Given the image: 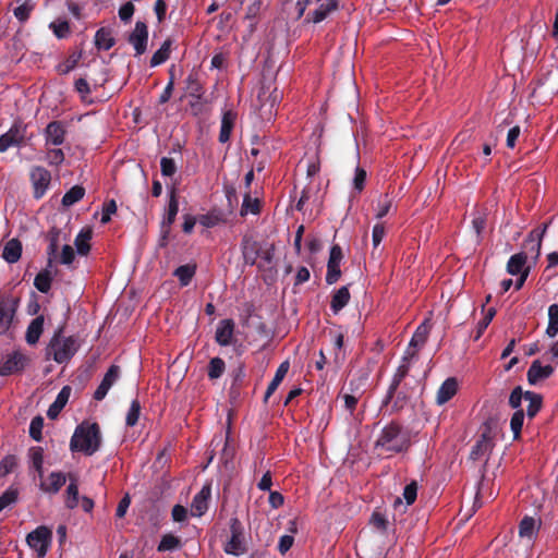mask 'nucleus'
<instances>
[{"mask_svg":"<svg viewBox=\"0 0 558 558\" xmlns=\"http://www.w3.org/2000/svg\"><path fill=\"white\" fill-rule=\"evenodd\" d=\"M26 126L21 122H14L11 128L0 136V153L11 147H19L24 143Z\"/></svg>","mask_w":558,"mask_h":558,"instance_id":"9d476101","label":"nucleus"},{"mask_svg":"<svg viewBox=\"0 0 558 558\" xmlns=\"http://www.w3.org/2000/svg\"><path fill=\"white\" fill-rule=\"evenodd\" d=\"M85 195V189L81 185L72 186L62 197V205L70 207L80 202Z\"/></svg>","mask_w":558,"mask_h":558,"instance_id":"c03bdc74","label":"nucleus"},{"mask_svg":"<svg viewBox=\"0 0 558 558\" xmlns=\"http://www.w3.org/2000/svg\"><path fill=\"white\" fill-rule=\"evenodd\" d=\"M338 9V0H326L322 3L314 12L312 17H306L307 22L320 23L323 22L330 13Z\"/></svg>","mask_w":558,"mask_h":558,"instance_id":"c85d7f7f","label":"nucleus"},{"mask_svg":"<svg viewBox=\"0 0 558 558\" xmlns=\"http://www.w3.org/2000/svg\"><path fill=\"white\" fill-rule=\"evenodd\" d=\"M52 280L53 277L51 271L48 268H46L36 275L34 279V286L39 292L48 293L51 289Z\"/></svg>","mask_w":558,"mask_h":558,"instance_id":"4c0bfd02","label":"nucleus"},{"mask_svg":"<svg viewBox=\"0 0 558 558\" xmlns=\"http://www.w3.org/2000/svg\"><path fill=\"white\" fill-rule=\"evenodd\" d=\"M45 160L50 166H59L64 161V153L60 148H50L47 150Z\"/></svg>","mask_w":558,"mask_h":558,"instance_id":"052dcab7","label":"nucleus"},{"mask_svg":"<svg viewBox=\"0 0 558 558\" xmlns=\"http://www.w3.org/2000/svg\"><path fill=\"white\" fill-rule=\"evenodd\" d=\"M558 333V304H551L548 307V325L546 335L550 338L556 337Z\"/></svg>","mask_w":558,"mask_h":558,"instance_id":"a18cd8bd","label":"nucleus"},{"mask_svg":"<svg viewBox=\"0 0 558 558\" xmlns=\"http://www.w3.org/2000/svg\"><path fill=\"white\" fill-rule=\"evenodd\" d=\"M17 466V459L15 456H5L0 462V477L7 476Z\"/></svg>","mask_w":558,"mask_h":558,"instance_id":"6e6d98bb","label":"nucleus"},{"mask_svg":"<svg viewBox=\"0 0 558 558\" xmlns=\"http://www.w3.org/2000/svg\"><path fill=\"white\" fill-rule=\"evenodd\" d=\"M524 422V411L522 409L517 410L510 420V428L513 433V438L518 439L521 435L522 426Z\"/></svg>","mask_w":558,"mask_h":558,"instance_id":"8fccbe9b","label":"nucleus"},{"mask_svg":"<svg viewBox=\"0 0 558 558\" xmlns=\"http://www.w3.org/2000/svg\"><path fill=\"white\" fill-rule=\"evenodd\" d=\"M554 367L551 365L543 366L539 360H535L532 362L526 377L530 385H536L538 381L547 379L554 373Z\"/></svg>","mask_w":558,"mask_h":558,"instance_id":"a211bd4d","label":"nucleus"},{"mask_svg":"<svg viewBox=\"0 0 558 558\" xmlns=\"http://www.w3.org/2000/svg\"><path fill=\"white\" fill-rule=\"evenodd\" d=\"M19 305L20 300L14 296L0 300V335H5L11 328Z\"/></svg>","mask_w":558,"mask_h":558,"instance_id":"0eeeda50","label":"nucleus"},{"mask_svg":"<svg viewBox=\"0 0 558 558\" xmlns=\"http://www.w3.org/2000/svg\"><path fill=\"white\" fill-rule=\"evenodd\" d=\"M186 90L189 96L195 98L197 101L202 99L203 86L196 73H190L185 78Z\"/></svg>","mask_w":558,"mask_h":558,"instance_id":"58836bf2","label":"nucleus"},{"mask_svg":"<svg viewBox=\"0 0 558 558\" xmlns=\"http://www.w3.org/2000/svg\"><path fill=\"white\" fill-rule=\"evenodd\" d=\"M524 399L529 401L526 409V415L529 418H533L537 415L543 407V397L534 391H525Z\"/></svg>","mask_w":558,"mask_h":558,"instance_id":"c9c22d12","label":"nucleus"},{"mask_svg":"<svg viewBox=\"0 0 558 558\" xmlns=\"http://www.w3.org/2000/svg\"><path fill=\"white\" fill-rule=\"evenodd\" d=\"M65 128L61 121H51L45 129V142L46 145L59 146L63 144L65 140Z\"/></svg>","mask_w":558,"mask_h":558,"instance_id":"2eb2a0df","label":"nucleus"},{"mask_svg":"<svg viewBox=\"0 0 558 558\" xmlns=\"http://www.w3.org/2000/svg\"><path fill=\"white\" fill-rule=\"evenodd\" d=\"M369 523L374 525L381 533H386L388 529V520L380 512H373Z\"/></svg>","mask_w":558,"mask_h":558,"instance_id":"0e129e2a","label":"nucleus"},{"mask_svg":"<svg viewBox=\"0 0 558 558\" xmlns=\"http://www.w3.org/2000/svg\"><path fill=\"white\" fill-rule=\"evenodd\" d=\"M120 377V367L118 365H111L107 373L105 374L100 385L97 387L96 391L94 392V399L97 401H101L106 395L108 393L109 389L112 387V385L118 380Z\"/></svg>","mask_w":558,"mask_h":558,"instance_id":"dca6fc26","label":"nucleus"},{"mask_svg":"<svg viewBox=\"0 0 558 558\" xmlns=\"http://www.w3.org/2000/svg\"><path fill=\"white\" fill-rule=\"evenodd\" d=\"M549 222H545L542 226L533 229L524 241V248L526 254L530 253L535 259L541 255L543 238L547 231Z\"/></svg>","mask_w":558,"mask_h":558,"instance_id":"f8f14e48","label":"nucleus"},{"mask_svg":"<svg viewBox=\"0 0 558 558\" xmlns=\"http://www.w3.org/2000/svg\"><path fill=\"white\" fill-rule=\"evenodd\" d=\"M221 221L222 218L220 214L216 211H210L198 217V222L206 228H213L219 225Z\"/></svg>","mask_w":558,"mask_h":558,"instance_id":"13d9d810","label":"nucleus"},{"mask_svg":"<svg viewBox=\"0 0 558 558\" xmlns=\"http://www.w3.org/2000/svg\"><path fill=\"white\" fill-rule=\"evenodd\" d=\"M129 43L134 47L136 56H141L146 51L148 40L147 25L137 21L134 31L129 36Z\"/></svg>","mask_w":558,"mask_h":558,"instance_id":"ddd939ff","label":"nucleus"},{"mask_svg":"<svg viewBox=\"0 0 558 558\" xmlns=\"http://www.w3.org/2000/svg\"><path fill=\"white\" fill-rule=\"evenodd\" d=\"M260 211V205L258 198H253L251 196V193H245L243 197V203L241 206L240 215L242 217L246 216L247 214L257 215Z\"/></svg>","mask_w":558,"mask_h":558,"instance_id":"79ce46f5","label":"nucleus"},{"mask_svg":"<svg viewBox=\"0 0 558 558\" xmlns=\"http://www.w3.org/2000/svg\"><path fill=\"white\" fill-rule=\"evenodd\" d=\"M51 537V531L47 526L40 525L27 535L26 542L37 553L38 557L43 558L47 554Z\"/></svg>","mask_w":558,"mask_h":558,"instance_id":"423d86ee","label":"nucleus"},{"mask_svg":"<svg viewBox=\"0 0 558 558\" xmlns=\"http://www.w3.org/2000/svg\"><path fill=\"white\" fill-rule=\"evenodd\" d=\"M21 255L22 243L20 242V240H9L3 247L2 258L9 264H14L21 258Z\"/></svg>","mask_w":558,"mask_h":558,"instance_id":"cd10ccee","label":"nucleus"},{"mask_svg":"<svg viewBox=\"0 0 558 558\" xmlns=\"http://www.w3.org/2000/svg\"><path fill=\"white\" fill-rule=\"evenodd\" d=\"M182 546L180 537L173 535V534H165L161 537L160 543L157 546V550L159 553L163 551H172L175 549H179Z\"/></svg>","mask_w":558,"mask_h":558,"instance_id":"37998d69","label":"nucleus"},{"mask_svg":"<svg viewBox=\"0 0 558 558\" xmlns=\"http://www.w3.org/2000/svg\"><path fill=\"white\" fill-rule=\"evenodd\" d=\"M290 363L289 361H283L277 368L272 380L269 383L267 390L264 396V401L267 402L269 397L277 390L279 385L282 383L287 373L289 372Z\"/></svg>","mask_w":558,"mask_h":558,"instance_id":"bb28decb","label":"nucleus"},{"mask_svg":"<svg viewBox=\"0 0 558 558\" xmlns=\"http://www.w3.org/2000/svg\"><path fill=\"white\" fill-rule=\"evenodd\" d=\"M29 458L32 460V464H33L34 469L41 476L43 463H44V449L41 447H32L29 449Z\"/></svg>","mask_w":558,"mask_h":558,"instance_id":"864d4df0","label":"nucleus"},{"mask_svg":"<svg viewBox=\"0 0 558 558\" xmlns=\"http://www.w3.org/2000/svg\"><path fill=\"white\" fill-rule=\"evenodd\" d=\"M44 427V418L40 415L35 416L29 424V436L36 440L40 441L43 438L41 430Z\"/></svg>","mask_w":558,"mask_h":558,"instance_id":"5fc2aeb1","label":"nucleus"},{"mask_svg":"<svg viewBox=\"0 0 558 558\" xmlns=\"http://www.w3.org/2000/svg\"><path fill=\"white\" fill-rule=\"evenodd\" d=\"M412 445L411 430L396 421L385 425L374 444L378 454L392 457L407 452Z\"/></svg>","mask_w":558,"mask_h":558,"instance_id":"f257e3e1","label":"nucleus"},{"mask_svg":"<svg viewBox=\"0 0 558 558\" xmlns=\"http://www.w3.org/2000/svg\"><path fill=\"white\" fill-rule=\"evenodd\" d=\"M16 2L20 5L13 10V14L21 23H25L29 19L34 5L29 3V0H16Z\"/></svg>","mask_w":558,"mask_h":558,"instance_id":"de8ad7c7","label":"nucleus"},{"mask_svg":"<svg viewBox=\"0 0 558 558\" xmlns=\"http://www.w3.org/2000/svg\"><path fill=\"white\" fill-rule=\"evenodd\" d=\"M243 258L246 264L254 265L260 254V246L256 241L244 239L242 242Z\"/></svg>","mask_w":558,"mask_h":558,"instance_id":"f704fd0d","label":"nucleus"},{"mask_svg":"<svg viewBox=\"0 0 558 558\" xmlns=\"http://www.w3.org/2000/svg\"><path fill=\"white\" fill-rule=\"evenodd\" d=\"M536 521L532 517H524L519 524V535L521 537L532 538L535 535Z\"/></svg>","mask_w":558,"mask_h":558,"instance_id":"49530a36","label":"nucleus"},{"mask_svg":"<svg viewBox=\"0 0 558 558\" xmlns=\"http://www.w3.org/2000/svg\"><path fill=\"white\" fill-rule=\"evenodd\" d=\"M430 331V326L427 320L420 324L414 331L408 348L404 352H412L414 353L415 357H418V351L424 347L428 339V335Z\"/></svg>","mask_w":558,"mask_h":558,"instance_id":"4468645a","label":"nucleus"},{"mask_svg":"<svg viewBox=\"0 0 558 558\" xmlns=\"http://www.w3.org/2000/svg\"><path fill=\"white\" fill-rule=\"evenodd\" d=\"M211 496V485L205 484L192 500L193 514L202 517L208 510V500Z\"/></svg>","mask_w":558,"mask_h":558,"instance_id":"6ab92c4d","label":"nucleus"},{"mask_svg":"<svg viewBox=\"0 0 558 558\" xmlns=\"http://www.w3.org/2000/svg\"><path fill=\"white\" fill-rule=\"evenodd\" d=\"M522 398H524V392L521 386H517L509 396V405L512 409L519 410L521 409Z\"/></svg>","mask_w":558,"mask_h":558,"instance_id":"69168bd1","label":"nucleus"},{"mask_svg":"<svg viewBox=\"0 0 558 558\" xmlns=\"http://www.w3.org/2000/svg\"><path fill=\"white\" fill-rule=\"evenodd\" d=\"M60 234L61 230L52 227L47 234L48 239V247H47V254H48V267L52 266L53 259L57 256L58 247H59V241H60Z\"/></svg>","mask_w":558,"mask_h":558,"instance_id":"7c9ffc66","label":"nucleus"},{"mask_svg":"<svg viewBox=\"0 0 558 558\" xmlns=\"http://www.w3.org/2000/svg\"><path fill=\"white\" fill-rule=\"evenodd\" d=\"M527 255L525 252H520L512 255L507 263V272L517 276L524 271Z\"/></svg>","mask_w":558,"mask_h":558,"instance_id":"473e14b6","label":"nucleus"},{"mask_svg":"<svg viewBox=\"0 0 558 558\" xmlns=\"http://www.w3.org/2000/svg\"><path fill=\"white\" fill-rule=\"evenodd\" d=\"M160 170L163 177H172L178 170L174 159L162 157L160 160Z\"/></svg>","mask_w":558,"mask_h":558,"instance_id":"e2e57ef3","label":"nucleus"},{"mask_svg":"<svg viewBox=\"0 0 558 558\" xmlns=\"http://www.w3.org/2000/svg\"><path fill=\"white\" fill-rule=\"evenodd\" d=\"M71 387L64 386L58 393L56 400L50 404L47 416L51 420H54L58 417L62 409L65 407V404L69 401V398L71 396Z\"/></svg>","mask_w":558,"mask_h":558,"instance_id":"393cba45","label":"nucleus"},{"mask_svg":"<svg viewBox=\"0 0 558 558\" xmlns=\"http://www.w3.org/2000/svg\"><path fill=\"white\" fill-rule=\"evenodd\" d=\"M195 274L196 264L181 265L173 271V276L178 278L182 287L189 286Z\"/></svg>","mask_w":558,"mask_h":558,"instance_id":"e433bc0d","label":"nucleus"},{"mask_svg":"<svg viewBox=\"0 0 558 558\" xmlns=\"http://www.w3.org/2000/svg\"><path fill=\"white\" fill-rule=\"evenodd\" d=\"M69 480V474H64L63 472H51L48 476L47 482L40 483V489L48 494H57L61 489V487Z\"/></svg>","mask_w":558,"mask_h":558,"instance_id":"5701e85b","label":"nucleus"},{"mask_svg":"<svg viewBox=\"0 0 558 558\" xmlns=\"http://www.w3.org/2000/svg\"><path fill=\"white\" fill-rule=\"evenodd\" d=\"M64 325L59 326L46 349L47 357L52 356L58 364L68 363L80 348L77 338L74 336L62 337Z\"/></svg>","mask_w":558,"mask_h":558,"instance_id":"7ed1b4c3","label":"nucleus"},{"mask_svg":"<svg viewBox=\"0 0 558 558\" xmlns=\"http://www.w3.org/2000/svg\"><path fill=\"white\" fill-rule=\"evenodd\" d=\"M45 318L43 315L34 318L26 330L25 340L28 344L34 345L39 341V338L44 331Z\"/></svg>","mask_w":558,"mask_h":558,"instance_id":"a878e982","label":"nucleus"},{"mask_svg":"<svg viewBox=\"0 0 558 558\" xmlns=\"http://www.w3.org/2000/svg\"><path fill=\"white\" fill-rule=\"evenodd\" d=\"M493 447L494 442L492 439L490 422L486 421L484 423V429L481 436L478 437V439L475 441L474 446L471 449L470 459L473 461H477L483 457L488 456L493 450Z\"/></svg>","mask_w":558,"mask_h":558,"instance_id":"1a4fd4ad","label":"nucleus"},{"mask_svg":"<svg viewBox=\"0 0 558 558\" xmlns=\"http://www.w3.org/2000/svg\"><path fill=\"white\" fill-rule=\"evenodd\" d=\"M234 332V322L232 319H222L215 335L216 342L221 347H228L232 342V337Z\"/></svg>","mask_w":558,"mask_h":558,"instance_id":"aec40b11","label":"nucleus"},{"mask_svg":"<svg viewBox=\"0 0 558 558\" xmlns=\"http://www.w3.org/2000/svg\"><path fill=\"white\" fill-rule=\"evenodd\" d=\"M101 445V433L98 423L84 421L76 426L71 440L70 449L73 452H83L85 456H93Z\"/></svg>","mask_w":558,"mask_h":558,"instance_id":"f03ea898","label":"nucleus"},{"mask_svg":"<svg viewBox=\"0 0 558 558\" xmlns=\"http://www.w3.org/2000/svg\"><path fill=\"white\" fill-rule=\"evenodd\" d=\"M116 44L112 32L109 28L101 27L95 34V45L99 50H109Z\"/></svg>","mask_w":558,"mask_h":558,"instance_id":"72a5a7b5","label":"nucleus"},{"mask_svg":"<svg viewBox=\"0 0 558 558\" xmlns=\"http://www.w3.org/2000/svg\"><path fill=\"white\" fill-rule=\"evenodd\" d=\"M458 391V380L454 377L447 378L436 393V403L442 405L451 400Z\"/></svg>","mask_w":558,"mask_h":558,"instance_id":"412c9836","label":"nucleus"},{"mask_svg":"<svg viewBox=\"0 0 558 558\" xmlns=\"http://www.w3.org/2000/svg\"><path fill=\"white\" fill-rule=\"evenodd\" d=\"M236 112L233 110H226L221 117V125L218 141L222 144L228 143L231 136V133L234 129L236 121Z\"/></svg>","mask_w":558,"mask_h":558,"instance_id":"4be33fe9","label":"nucleus"},{"mask_svg":"<svg viewBox=\"0 0 558 558\" xmlns=\"http://www.w3.org/2000/svg\"><path fill=\"white\" fill-rule=\"evenodd\" d=\"M49 28L58 38H65L70 34V23L66 20H57L51 22Z\"/></svg>","mask_w":558,"mask_h":558,"instance_id":"603ef678","label":"nucleus"},{"mask_svg":"<svg viewBox=\"0 0 558 558\" xmlns=\"http://www.w3.org/2000/svg\"><path fill=\"white\" fill-rule=\"evenodd\" d=\"M351 299V294L349 291V288L347 286L341 287L338 289L331 298L330 301V308L333 314H338L347 304L349 303Z\"/></svg>","mask_w":558,"mask_h":558,"instance_id":"c756f323","label":"nucleus"},{"mask_svg":"<svg viewBox=\"0 0 558 558\" xmlns=\"http://www.w3.org/2000/svg\"><path fill=\"white\" fill-rule=\"evenodd\" d=\"M69 482L64 493V506L66 509L73 510L80 502L78 481L74 474L69 473Z\"/></svg>","mask_w":558,"mask_h":558,"instance_id":"b1692460","label":"nucleus"},{"mask_svg":"<svg viewBox=\"0 0 558 558\" xmlns=\"http://www.w3.org/2000/svg\"><path fill=\"white\" fill-rule=\"evenodd\" d=\"M29 179L33 185V196L36 199H40L46 194L50 182V172L40 166H35L31 169Z\"/></svg>","mask_w":558,"mask_h":558,"instance_id":"6e6552de","label":"nucleus"},{"mask_svg":"<svg viewBox=\"0 0 558 558\" xmlns=\"http://www.w3.org/2000/svg\"><path fill=\"white\" fill-rule=\"evenodd\" d=\"M141 414V403L137 399L131 402L130 409L126 413L125 424L129 427H133L137 424Z\"/></svg>","mask_w":558,"mask_h":558,"instance_id":"3c124183","label":"nucleus"},{"mask_svg":"<svg viewBox=\"0 0 558 558\" xmlns=\"http://www.w3.org/2000/svg\"><path fill=\"white\" fill-rule=\"evenodd\" d=\"M418 357L414 356L412 352H404L401 363L393 374L392 380L388 387L387 393L383 400V405H388L392 400L397 389L399 388L402 380L408 376L411 367V363L417 361Z\"/></svg>","mask_w":558,"mask_h":558,"instance_id":"39448f33","label":"nucleus"},{"mask_svg":"<svg viewBox=\"0 0 558 558\" xmlns=\"http://www.w3.org/2000/svg\"><path fill=\"white\" fill-rule=\"evenodd\" d=\"M343 258L342 248L338 244H333L330 248L329 258L327 262V284L336 283L341 277L340 264Z\"/></svg>","mask_w":558,"mask_h":558,"instance_id":"9b49d317","label":"nucleus"},{"mask_svg":"<svg viewBox=\"0 0 558 558\" xmlns=\"http://www.w3.org/2000/svg\"><path fill=\"white\" fill-rule=\"evenodd\" d=\"M117 211V204L114 199L106 202L102 207L101 222L108 223L111 220V215Z\"/></svg>","mask_w":558,"mask_h":558,"instance_id":"774afa93","label":"nucleus"},{"mask_svg":"<svg viewBox=\"0 0 558 558\" xmlns=\"http://www.w3.org/2000/svg\"><path fill=\"white\" fill-rule=\"evenodd\" d=\"M226 369V363L221 357H213L208 364L209 379H218L222 376Z\"/></svg>","mask_w":558,"mask_h":558,"instance_id":"09e8293b","label":"nucleus"},{"mask_svg":"<svg viewBox=\"0 0 558 558\" xmlns=\"http://www.w3.org/2000/svg\"><path fill=\"white\" fill-rule=\"evenodd\" d=\"M410 396L408 395L405 388H402L401 390H397L392 400L390 402H392V409L395 411H399L401 409H403L405 407V404L408 403V400H409Z\"/></svg>","mask_w":558,"mask_h":558,"instance_id":"680f3d73","label":"nucleus"},{"mask_svg":"<svg viewBox=\"0 0 558 558\" xmlns=\"http://www.w3.org/2000/svg\"><path fill=\"white\" fill-rule=\"evenodd\" d=\"M230 538L225 544L223 550L228 555L241 556L247 551L245 541V529L238 517H232L229 521Z\"/></svg>","mask_w":558,"mask_h":558,"instance_id":"20e7f679","label":"nucleus"},{"mask_svg":"<svg viewBox=\"0 0 558 558\" xmlns=\"http://www.w3.org/2000/svg\"><path fill=\"white\" fill-rule=\"evenodd\" d=\"M178 211H179L178 195H177L175 189L172 187L170 191V195H169L167 211H166V215L163 216L161 223H163L165 226H171L175 221Z\"/></svg>","mask_w":558,"mask_h":558,"instance_id":"2f4dec72","label":"nucleus"},{"mask_svg":"<svg viewBox=\"0 0 558 558\" xmlns=\"http://www.w3.org/2000/svg\"><path fill=\"white\" fill-rule=\"evenodd\" d=\"M417 497V483L416 481H412L409 483L403 489V498L405 499L407 505H412Z\"/></svg>","mask_w":558,"mask_h":558,"instance_id":"338daca9","label":"nucleus"},{"mask_svg":"<svg viewBox=\"0 0 558 558\" xmlns=\"http://www.w3.org/2000/svg\"><path fill=\"white\" fill-rule=\"evenodd\" d=\"M171 46L172 40L169 38L166 39L161 47L153 54L150 59V66H157L165 63L170 57Z\"/></svg>","mask_w":558,"mask_h":558,"instance_id":"ea45409f","label":"nucleus"},{"mask_svg":"<svg viewBox=\"0 0 558 558\" xmlns=\"http://www.w3.org/2000/svg\"><path fill=\"white\" fill-rule=\"evenodd\" d=\"M92 239V230L86 229L82 230L75 238L74 244L76 246V251L80 255H87L90 251L89 241Z\"/></svg>","mask_w":558,"mask_h":558,"instance_id":"a19ab883","label":"nucleus"},{"mask_svg":"<svg viewBox=\"0 0 558 558\" xmlns=\"http://www.w3.org/2000/svg\"><path fill=\"white\" fill-rule=\"evenodd\" d=\"M495 314H496V310L490 307L487 311V313L484 316V318L478 322L477 328H476V333H475V336L473 338L474 341H477L482 337L483 332L485 331V329L488 327V325L493 320Z\"/></svg>","mask_w":558,"mask_h":558,"instance_id":"4d7b16f0","label":"nucleus"},{"mask_svg":"<svg viewBox=\"0 0 558 558\" xmlns=\"http://www.w3.org/2000/svg\"><path fill=\"white\" fill-rule=\"evenodd\" d=\"M26 357L20 353L14 352L5 359L0 365V376H9L11 374L21 372L25 367Z\"/></svg>","mask_w":558,"mask_h":558,"instance_id":"f3484780","label":"nucleus"},{"mask_svg":"<svg viewBox=\"0 0 558 558\" xmlns=\"http://www.w3.org/2000/svg\"><path fill=\"white\" fill-rule=\"evenodd\" d=\"M19 492L10 487L0 496V512L17 500Z\"/></svg>","mask_w":558,"mask_h":558,"instance_id":"bf43d9fd","label":"nucleus"}]
</instances>
